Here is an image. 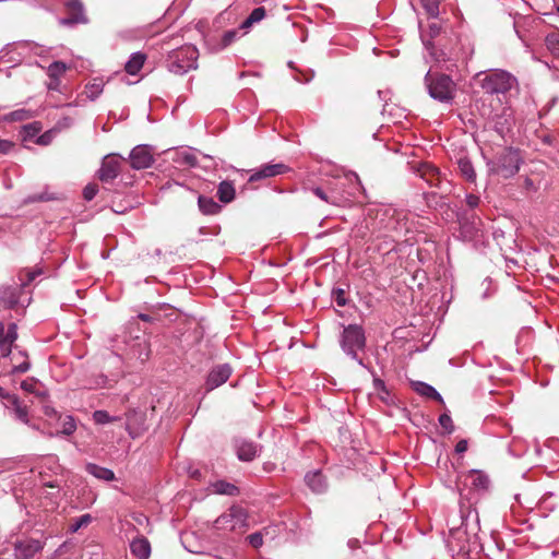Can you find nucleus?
Here are the masks:
<instances>
[{
    "label": "nucleus",
    "mask_w": 559,
    "mask_h": 559,
    "mask_svg": "<svg viewBox=\"0 0 559 559\" xmlns=\"http://www.w3.org/2000/svg\"><path fill=\"white\" fill-rule=\"evenodd\" d=\"M21 386L25 391H31L32 390V385L27 384V382H25V381L22 382Z\"/></svg>",
    "instance_id": "62"
},
{
    "label": "nucleus",
    "mask_w": 559,
    "mask_h": 559,
    "mask_svg": "<svg viewBox=\"0 0 559 559\" xmlns=\"http://www.w3.org/2000/svg\"><path fill=\"white\" fill-rule=\"evenodd\" d=\"M17 338L16 324L11 323L8 330H4V324L0 321V356L7 357L12 350V345Z\"/></svg>",
    "instance_id": "16"
},
{
    "label": "nucleus",
    "mask_w": 559,
    "mask_h": 559,
    "mask_svg": "<svg viewBox=\"0 0 559 559\" xmlns=\"http://www.w3.org/2000/svg\"><path fill=\"white\" fill-rule=\"evenodd\" d=\"M145 60V53L141 51L133 52L124 64L126 72L130 75L138 74L140 70L143 68Z\"/></svg>",
    "instance_id": "21"
},
{
    "label": "nucleus",
    "mask_w": 559,
    "mask_h": 559,
    "mask_svg": "<svg viewBox=\"0 0 559 559\" xmlns=\"http://www.w3.org/2000/svg\"><path fill=\"white\" fill-rule=\"evenodd\" d=\"M126 159L117 154L107 155L102 163L99 169V179L103 182H109L114 180L120 173L122 164Z\"/></svg>",
    "instance_id": "11"
},
{
    "label": "nucleus",
    "mask_w": 559,
    "mask_h": 559,
    "mask_svg": "<svg viewBox=\"0 0 559 559\" xmlns=\"http://www.w3.org/2000/svg\"><path fill=\"white\" fill-rule=\"evenodd\" d=\"M40 274H41V270L26 271L25 272L26 278L22 280V286H26V285L31 284Z\"/></svg>",
    "instance_id": "47"
},
{
    "label": "nucleus",
    "mask_w": 559,
    "mask_h": 559,
    "mask_svg": "<svg viewBox=\"0 0 559 559\" xmlns=\"http://www.w3.org/2000/svg\"><path fill=\"white\" fill-rule=\"evenodd\" d=\"M465 201L471 210L477 207L480 203V199L476 194H466Z\"/></svg>",
    "instance_id": "49"
},
{
    "label": "nucleus",
    "mask_w": 559,
    "mask_h": 559,
    "mask_svg": "<svg viewBox=\"0 0 559 559\" xmlns=\"http://www.w3.org/2000/svg\"><path fill=\"white\" fill-rule=\"evenodd\" d=\"M67 70L66 63L62 61H55L51 64H49L47 69V73L49 79H60Z\"/></svg>",
    "instance_id": "37"
},
{
    "label": "nucleus",
    "mask_w": 559,
    "mask_h": 559,
    "mask_svg": "<svg viewBox=\"0 0 559 559\" xmlns=\"http://www.w3.org/2000/svg\"><path fill=\"white\" fill-rule=\"evenodd\" d=\"M248 540L253 548H259L263 544V534L261 532L253 533L248 536Z\"/></svg>",
    "instance_id": "44"
},
{
    "label": "nucleus",
    "mask_w": 559,
    "mask_h": 559,
    "mask_svg": "<svg viewBox=\"0 0 559 559\" xmlns=\"http://www.w3.org/2000/svg\"><path fill=\"white\" fill-rule=\"evenodd\" d=\"M60 87V79H49L47 83V88L50 91H59Z\"/></svg>",
    "instance_id": "52"
},
{
    "label": "nucleus",
    "mask_w": 559,
    "mask_h": 559,
    "mask_svg": "<svg viewBox=\"0 0 559 559\" xmlns=\"http://www.w3.org/2000/svg\"><path fill=\"white\" fill-rule=\"evenodd\" d=\"M342 349L353 359H358L357 352L366 345L364 329L358 324H349L344 328L340 340Z\"/></svg>",
    "instance_id": "7"
},
{
    "label": "nucleus",
    "mask_w": 559,
    "mask_h": 559,
    "mask_svg": "<svg viewBox=\"0 0 559 559\" xmlns=\"http://www.w3.org/2000/svg\"><path fill=\"white\" fill-rule=\"evenodd\" d=\"M44 548V542L32 537L16 539L13 544L15 559H32Z\"/></svg>",
    "instance_id": "10"
},
{
    "label": "nucleus",
    "mask_w": 559,
    "mask_h": 559,
    "mask_svg": "<svg viewBox=\"0 0 559 559\" xmlns=\"http://www.w3.org/2000/svg\"><path fill=\"white\" fill-rule=\"evenodd\" d=\"M44 413L45 415L50 416L52 414H56V411L52 407L46 406Z\"/></svg>",
    "instance_id": "60"
},
{
    "label": "nucleus",
    "mask_w": 559,
    "mask_h": 559,
    "mask_svg": "<svg viewBox=\"0 0 559 559\" xmlns=\"http://www.w3.org/2000/svg\"><path fill=\"white\" fill-rule=\"evenodd\" d=\"M414 390L421 396L435 400L443 404V399L440 393L430 384L417 381L413 384Z\"/></svg>",
    "instance_id": "25"
},
{
    "label": "nucleus",
    "mask_w": 559,
    "mask_h": 559,
    "mask_svg": "<svg viewBox=\"0 0 559 559\" xmlns=\"http://www.w3.org/2000/svg\"><path fill=\"white\" fill-rule=\"evenodd\" d=\"M238 31L237 29H230L224 33L222 39L219 43L214 44V48L216 50L224 49L225 47L229 46L234 40L237 38Z\"/></svg>",
    "instance_id": "38"
},
{
    "label": "nucleus",
    "mask_w": 559,
    "mask_h": 559,
    "mask_svg": "<svg viewBox=\"0 0 559 559\" xmlns=\"http://www.w3.org/2000/svg\"><path fill=\"white\" fill-rule=\"evenodd\" d=\"M335 300H336V304L341 307L345 306L346 305V300L344 298V290L343 289H338L336 292V297H335Z\"/></svg>",
    "instance_id": "54"
},
{
    "label": "nucleus",
    "mask_w": 559,
    "mask_h": 559,
    "mask_svg": "<svg viewBox=\"0 0 559 559\" xmlns=\"http://www.w3.org/2000/svg\"><path fill=\"white\" fill-rule=\"evenodd\" d=\"M420 2L429 16L437 17L439 15L440 0H420Z\"/></svg>",
    "instance_id": "39"
},
{
    "label": "nucleus",
    "mask_w": 559,
    "mask_h": 559,
    "mask_svg": "<svg viewBox=\"0 0 559 559\" xmlns=\"http://www.w3.org/2000/svg\"><path fill=\"white\" fill-rule=\"evenodd\" d=\"M457 166H459L460 174L467 181H471V182L475 181L476 173H475V169H474V166H473L472 162L468 158H466V157L460 158L459 162H457Z\"/></svg>",
    "instance_id": "32"
},
{
    "label": "nucleus",
    "mask_w": 559,
    "mask_h": 559,
    "mask_svg": "<svg viewBox=\"0 0 559 559\" xmlns=\"http://www.w3.org/2000/svg\"><path fill=\"white\" fill-rule=\"evenodd\" d=\"M92 522V516L90 514H83L73 520L70 525V531L72 533L78 532L80 528L87 526Z\"/></svg>",
    "instance_id": "40"
},
{
    "label": "nucleus",
    "mask_w": 559,
    "mask_h": 559,
    "mask_svg": "<svg viewBox=\"0 0 559 559\" xmlns=\"http://www.w3.org/2000/svg\"><path fill=\"white\" fill-rule=\"evenodd\" d=\"M93 420L98 425H106L114 421H119L121 420V417L110 416L107 411L99 409L93 413Z\"/></svg>",
    "instance_id": "36"
},
{
    "label": "nucleus",
    "mask_w": 559,
    "mask_h": 559,
    "mask_svg": "<svg viewBox=\"0 0 559 559\" xmlns=\"http://www.w3.org/2000/svg\"><path fill=\"white\" fill-rule=\"evenodd\" d=\"M7 394H9V393H8V392H5V391L0 386V396H1L2 399H5V400L8 401V396H7Z\"/></svg>",
    "instance_id": "63"
},
{
    "label": "nucleus",
    "mask_w": 559,
    "mask_h": 559,
    "mask_svg": "<svg viewBox=\"0 0 559 559\" xmlns=\"http://www.w3.org/2000/svg\"><path fill=\"white\" fill-rule=\"evenodd\" d=\"M231 368L228 364L215 366L209 373L205 386L207 391L214 390L224 384L231 376Z\"/></svg>",
    "instance_id": "15"
},
{
    "label": "nucleus",
    "mask_w": 559,
    "mask_h": 559,
    "mask_svg": "<svg viewBox=\"0 0 559 559\" xmlns=\"http://www.w3.org/2000/svg\"><path fill=\"white\" fill-rule=\"evenodd\" d=\"M429 28H430L431 37L437 36L440 33V29H441L440 26L437 23H431L429 25Z\"/></svg>",
    "instance_id": "58"
},
{
    "label": "nucleus",
    "mask_w": 559,
    "mask_h": 559,
    "mask_svg": "<svg viewBox=\"0 0 559 559\" xmlns=\"http://www.w3.org/2000/svg\"><path fill=\"white\" fill-rule=\"evenodd\" d=\"M44 198L43 197H33L32 198V201H43Z\"/></svg>",
    "instance_id": "64"
},
{
    "label": "nucleus",
    "mask_w": 559,
    "mask_h": 559,
    "mask_svg": "<svg viewBox=\"0 0 559 559\" xmlns=\"http://www.w3.org/2000/svg\"><path fill=\"white\" fill-rule=\"evenodd\" d=\"M198 206L200 212L204 215H215L222 210V206L212 198L204 195H198Z\"/></svg>",
    "instance_id": "24"
},
{
    "label": "nucleus",
    "mask_w": 559,
    "mask_h": 559,
    "mask_svg": "<svg viewBox=\"0 0 559 559\" xmlns=\"http://www.w3.org/2000/svg\"><path fill=\"white\" fill-rule=\"evenodd\" d=\"M139 319H140V320H142V321H144V322H152V318H151V316L145 314V313H140V314H139Z\"/></svg>",
    "instance_id": "59"
},
{
    "label": "nucleus",
    "mask_w": 559,
    "mask_h": 559,
    "mask_svg": "<svg viewBox=\"0 0 559 559\" xmlns=\"http://www.w3.org/2000/svg\"><path fill=\"white\" fill-rule=\"evenodd\" d=\"M199 50L192 45H186L170 51L166 59V67L169 72L176 75H183L190 70L198 68Z\"/></svg>",
    "instance_id": "3"
},
{
    "label": "nucleus",
    "mask_w": 559,
    "mask_h": 559,
    "mask_svg": "<svg viewBox=\"0 0 559 559\" xmlns=\"http://www.w3.org/2000/svg\"><path fill=\"white\" fill-rule=\"evenodd\" d=\"M460 236L465 241L477 240L481 234V221L475 213H463L459 216Z\"/></svg>",
    "instance_id": "9"
},
{
    "label": "nucleus",
    "mask_w": 559,
    "mask_h": 559,
    "mask_svg": "<svg viewBox=\"0 0 559 559\" xmlns=\"http://www.w3.org/2000/svg\"><path fill=\"white\" fill-rule=\"evenodd\" d=\"M146 429L144 413L136 409L126 413V430L132 439L140 437Z\"/></svg>",
    "instance_id": "14"
},
{
    "label": "nucleus",
    "mask_w": 559,
    "mask_h": 559,
    "mask_svg": "<svg viewBox=\"0 0 559 559\" xmlns=\"http://www.w3.org/2000/svg\"><path fill=\"white\" fill-rule=\"evenodd\" d=\"M33 471L38 473L44 486L50 488L59 487L58 483L52 479V476H56L62 472V466L60 465L57 455L50 454L43 456L39 462L36 463Z\"/></svg>",
    "instance_id": "8"
},
{
    "label": "nucleus",
    "mask_w": 559,
    "mask_h": 559,
    "mask_svg": "<svg viewBox=\"0 0 559 559\" xmlns=\"http://www.w3.org/2000/svg\"><path fill=\"white\" fill-rule=\"evenodd\" d=\"M50 139L51 136L49 133H44L38 138L37 143L40 145H47L50 143Z\"/></svg>",
    "instance_id": "56"
},
{
    "label": "nucleus",
    "mask_w": 559,
    "mask_h": 559,
    "mask_svg": "<svg viewBox=\"0 0 559 559\" xmlns=\"http://www.w3.org/2000/svg\"><path fill=\"white\" fill-rule=\"evenodd\" d=\"M305 480L313 492L321 493L326 488L325 478L320 471L308 473Z\"/></svg>",
    "instance_id": "20"
},
{
    "label": "nucleus",
    "mask_w": 559,
    "mask_h": 559,
    "mask_svg": "<svg viewBox=\"0 0 559 559\" xmlns=\"http://www.w3.org/2000/svg\"><path fill=\"white\" fill-rule=\"evenodd\" d=\"M546 46L554 55L559 56V33L548 35Z\"/></svg>",
    "instance_id": "42"
},
{
    "label": "nucleus",
    "mask_w": 559,
    "mask_h": 559,
    "mask_svg": "<svg viewBox=\"0 0 559 559\" xmlns=\"http://www.w3.org/2000/svg\"><path fill=\"white\" fill-rule=\"evenodd\" d=\"M289 171V167L283 163L264 164L252 170L249 182H255L266 178H273Z\"/></svg>",
    "instance_id": "12"
},
{
    "label": "nucleus",
    "mask_w": 559,
    "mask_h": 559,
    "mask_svg": "<svg viewBox=\"0 0 559 559\" xmlns=\"http://www.w3.org/2000/svg\"><path fill=\"white\" fill-rule=\"evenodd\" d=\"M69 17L62 21L63 24L86 23L83 4L79 0H71L68 3Z\"/></svg>",
    "instance_id": "18"
},
{
    "label": "nucleus",
    "mask_w": 559,
    "mask_h": 559,
    "mask_svg": "<svg viewBox=\"0 0 559 559\" xmlns=\"http://www.w3.org/2000/svg\"><path fill=\"white\" fill-rule=\"evenodd\" d=\"M523 159L519 150L506 147L497 154L496 158L488 163L490 173L502 178H511L520 170Z\"/></svg>",
    "instance_id": "5"
},
{
    "label": "nucleus",
    "mask_w": 559,
    "mask_h": 559,
    "mask_svg": "<svg viewBox=\"0 0 559 559\" xmlns=\"http://www.w3.org/2000/svg\"><path fill=\"white\" fill-rule=\"evenodd\" d=\"M8 403L13 407L15 418L24 424H28V413L26 406L22 405L19 397L15 394H7Z\"/></svg>",
    "instance_id": "26"
},
{
    "label": "nucleus",
    "mask_w": 559,
    "mask_h": 559,
    "mask_svg": "<svg viewBox=\"0 0 559 559\" xmlns=\"http://www.w3.org/2000/svg\"><path fill=\"white\" fill-rule=\"evenodd\" d=\"M265 9L259 7L252 10L249 16L241 23V29H249L253 24L259 23L265 17Z\"/></svg>",
    "instance_id": "33"
},
{
    "label": "nucleus",
    "mask_w": 559,
    "mask_h": 559,
    "mask_svg": "<svg viewBox=\"0 0 559 559\" xmlns=\"http://www.w3.org/2000/svg\"><path fill=\"white\" fill-rule=\"evenodd\" d=\"M373 389L379 400L385 405L390 406L395 404V397L391 394L383 380L374 377Z\"/></svg>",
    "instance_id": "22"
},
{
    "label": "nucleus",
    "mask_w": 559,
    "mask_h": 559,
    "mask_svg": "<svg viewBox=\"0 0 559 559\" xmlns=\"http://www.w3.org/2000/svg\"><path fill=\"white\" fill-rule=\"evenodd\" d=\"M34 117V112L28 109H16L3 116V120L7 122L24 121Z\"/></svg>",
    "instance_id": "35"
},
{
    "label": "nucleus",
    "mask_w": 559,
    "mask_h": 559,
    "mask_svg": "<svg viewBox=\"0 0 559 559\" xmlns=\"http://www.w3.org/2000/svg\"><path fill=\"white\" fill-rule=\"evenodd\" d=\"M224 19V14L221 13L214 21V26L217 25L219 27L221 21Z\"/></svg>",
    "instance_id": "61"
},
{
    "label": "nucleus",
    "mask_w": 559,
    "mask_h": 559,
    "mask_svg": "<svg viewBox=\"0 0 559 559\" xmlns=\"http://www.w3.org/2000/svg\"><path fill=\"white\" fill-rule=\"evenodd\" d=\"M425 84L429 95L441 103L450 104L456 94V84L447 74H432L430 71L425 75Z\"/></svg>",
    "instance_id": "4"
},
{
    "label": "nucleus",
    "mask_w": 559,
    "mask_h": 559,
    "mask_svg": "<svg viewBox=\"0 0 559 559\" xmlns=\"http://www.w3.org/2000/svg\"><path fill=\"white\" fill-rule=\"evenodd\" d=\"M235 187L230 181H222L217 188V197L221 202L229 203L235 199Z\"/></svg>",
    "instance_id": "29"
},
{
    "label": "nucleus",
    "mask_w": 559,
    "mask_h": 559,
    "mask_svg": "<svg viewBox=\"0 0 559 559\" xmlns=\"http://www.w3.org/2000/svg\"><path fill=\"white\" fill-rule=\"evenodd\" d=\"M13 147V143L8 140L0 139V152L3 154L9 153Z\"/></svg>",
    "instance_id": "51"
},
{
    "label": "nucleus",
    "mask_w": 559,
    "mask_h": 559,
    "mask_svg": "<svg viewBox=\"0 0 559 559\" xmlns=\"http://www.w3.org/2000/svg\"><path fill=\"white\" fill-rule=\"evenodd\" d=\"M475 81L486 94L490 95L506 94L516 84V79L504 70L478 72Z\"/></svg>",
    "instance_id": "2"
},
{
    "label": "nucleus",
    "mask_w": 559,
    "mask_h": 559,
    "mask_svg": "<svg viewBox=\"0 0 559 559\" xmlns=\"http://www.w3.org/2000/svg\"><path fill=\"white\" fill-rule=\"evenodd\" d=\"M213 491L217 495H226V496H237L239 493V489L234 484H230L225 480H217L212 484Z\"/></svg>",
    "instance_id": "30"
},
{
    "label": "nucleus",
    "mask_w": 559,
    "mask_h": 559,
    "mask_svg": "<svg viewBox=\"0 0 559 559\" xmlns=\"http://www.w3.org/2000/svg\"><path fill=\"white\" fill-rule=\"evenodd\" d=\"M312 192L316 197L321 199L322 201L331 204H336L335 200H331L329 195L321 188H313Z\"/></svg>",
    "instance_id": "48"
},
{
    "label": "nucleus",
    "mask_w": 559,
    "mask_h": 559,
    "mask_svg": "<svg viewBox=\"0 0 559 559\" xmlns=\"http://www.w3.org/2000/svg\"><path fill=\"white\" fill-rule=\"evenodd\" d=\"M104 85L102 79H94L85 86L86 97L91 100H95L103 93Z\"/></svg>",
    "instance_id": "34"
},
{
    "label": "nucleus",
    "mask_w": 559,
    "mask_h": 559,
    "mask_svg": "<svg viewBox=\"0 0 559 559\" xmlns=\"http://www.w3.org/2000/svg\"><path fill=\"white\" fill-rule=\"evenodd\" d=\"M490 488V479L487 474L481 471L472 469L463 475L462 486L459 487L460 491V511H461V525L451 528L452 535L461 537L462 534L473 535L478 531V513L472 508V500L475 496L486 493Z\"/></svg>",
    "instance_id": "1"
},
{
    "label": "nucleus",
    "mask_w": 559,
    "mask_h": 559,
    "mask_svg": "<svg viewBox=\"0 0 559 559\" xmlns=\"http://www.w3.org/2000/svg\"><path fill=\"white\" fill-rule=\"evenodd\" d=\"M213 527L224 532H245L249 527L248 512L242 507L233 504L214 521Z\"/></svg>",
    "instance_id": "6"
},
{
    "label": "nucleus",
    "mask_w": 559,
    "mask_h": 559,
    "mask_svg": "<svg viewBox=\"0 0 559 559\" xmlns=\"http://www.w3.org/2000/svg\"><path fill=\"white\" fill-rule=\"evenodd\" d=\"M421 177L430 185L435 187H441L443 180L441 179L439 169L432 165H425L421 170Z\"/></svg>",
    "instance_id": "27"
},
{
    "label": "nucleus",
    "mask_w": 559,
    "mask_h": 559,
    "mask_svg": "<svg viewBox=\"0 0 559 559\" xmlns=\"http://www.w3.org/2000/svg\"><path fill=\"white\" fill-rule=\"evenodd\" d=\"M181 159H182V164H185L187 166H191V167L195 166L198 163L197 157L189 152H182Z\"/></svg>",
    "instance_id": "46"
},
{
    "label": "nucleus",
    "mask_w": 559,
    "mask_h": 559,
    "mask_svg": "<svg viewBox=\"0 0 559 559\" xmlns=\"http://www.w3.org/2000/svg\"><path fill=\"white\" fill-rule=\"evenodd\" d=\"M524 188L527 190V191H536L537 190V187L535 186L534 181L526 177L524 179Z\"/></svg>",
    "instance_id": "55"
},
{
    "label": "nucleus",
    "mask_w": 559,
    "mask_h": 559,
    "mask_svg": "<svg viewBox=\"0 0 559 559\" xmlns=\"http://www.w3.org/2000/svg\"><path fill=\"white\" fill-rule=\"evenodd\" d=\"M131 167L134 169H145L152 166L154 162L153 153L147 145L135 146L129 155Z\"/></svg>",
    "instance_id": "13"
},
{
    "label": "nucleus",
    "mask_w": 559,
    "mask_h": 559,
    "mask_svg": "<svg viewBox=\"0 0 559 559\" xmlns=\"http://www.w3.org/2000/svg\"><path fill=\"white\" fill-rule=\"evenodd\" d=\"M510 126L511 112H509V109L503 108L502 115L493 118V127L500 135H503V133L509 130Z\"/></svg>",
    "instance_id": "31"
},
{
    "label": "nucleus",
    "mask_w": 559,
    "mask_h": 559,
    "mask_svg": "<svg viewBox=\"0 0 559 559\" xmlns=\"http://www.w3.org/2000/svg\"><path fill=\"white\" fill-rule=\"evenodd\" d=\"M261 448L248 440H239L236 443V453L240 461L250 462L254 460L259 453Z\"/></svg>",
    "instance_id": "17"
},
{
    "label": "nucleus",
    "mask_w": 559,
    "mask_h": 559,
    "mask_svg": "<svg viewBox=\"0 0 559 559\" xmlns=\"http://www.w3.org/2000/svg\"><path fill=\"white\" fill-rule=\"evenodd\" d=\"M61 432L70 436L76 430V424L72 416H66L61 424Z\"/></svg>",
    "instance_id": "41"
},
{
    "label": "nucleus",
    "mask_w": 559,
    "mask_h": 559,
    "mask_svg": "<svg viewBox=\"0 0 559 559\" xmlns=\"http://www.w3.org/2000/svg\"><path fill=\"white\" fill-rule=\"evenodd\" d=\"M85 471L99 480L112 481L115 479V473L111 469L99 466L95 463H87L85 465Z\"/></svg>",
    "instance_id": "23"
},
{
    "label": "nucleus",
    "mask_w": 559,
    "mask_h": 559,
    "mask_svg": "<svg viewBox=\"0 0 559 559\" xmlns=\"http://www.w3.org/2000/svg\"><path fill=\"white\" fill-rule=\"evenodd\" d=\"M28 369H29V364L26 361L14 367V371L21 372V373L26 372Z\"/></svg>",
    "instance_id": "57"
},
{
    "label": "nucleus",
    "mask_w": 559,
    "mask_h": 559,
    "mask_svg": "<svg viewBox=\"0 0 559 559\" xmlns=\"http://www.w3.org/2000/svg\"><path fill=\"white\" fill-rule=\"evenodd\" d=\"M97 186L96 185H87L83 190V197L86 201H91L97 194Z\"/></svg>",
    "instance_id": "45"
},
{
    "label": "nucleus",
    "mask_w": 559,
    "mask_h": 559,
    "mask_svg": "<svg viewBox=\"0 0 559 559\" xmlns=\"http://www.w3.org/2000/svg\"><path fill=\"white\" fill-rule=\"evenodd\" d=\"M0 300L8 308H13L19 302V289L15 287L0 288Z\"/></svg>",
    "instance_id": "28"
},
{
    "label": "nucleus",
    "mask_w": 559,
    "mask_h": 559,
    "mask_svg": "<svg viewBox=\"0 0 559 559\" xmlns=\"http://www.w3.org/2000/svg\"><path fill=\"white\" fill-rule=\"evenodd\" d=\"M440 426L448 432L451 433L454 430L452 418L448 414H442L439 417Z\"/></svg>",
    "instance_id": "43"
},
{
    "label": "nucleus",
    "mask_w": 559,
    "mask_h": 559,
    "mask_svg": "<svg viewBox=\"0 0 559 559\" xmlns=\"http://www.w3.org/2000/svg\"><path fill=\"white\" fill-rule=\"evenodd\" d=\"M130 550L138 559H148L151 556V544L144 536H139L131 542Z\"/></svg>",
    "instance_id": "19"
},
{
    "label": "nucleus",
    "mask_w": 559,
    "mask_h": 559,
    "mask_svg": "<svg viewBox=\"0 0 559 559\" xmlns=\"http://www.w3.org/2000/svg\"><path fill=\"white\" fill-rule=\"evenodd\" d=\"M139 346L143 347V350L139 354V359H141V361H146L150 357L148 345L145 342H143V343H140Z\"/></svg>",
    "instance_id": "50"
},
{
    "label": "nucleus",
    "mask_w": 559,
    "mask_h": 559,
    "mask_svg": "<svg viewBox=\"0 0 559 559\" xmlns=\"http://www.w3.org/2000/svg\"><path fill=\"white\" fill-rule=\"evenodd\" d=\"M467 450V441L466 440H460L455 445V452L456 453H464Z\"/></svg>",
    "instance_id": "53"
}]
</instances>
